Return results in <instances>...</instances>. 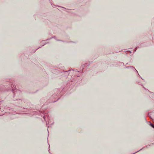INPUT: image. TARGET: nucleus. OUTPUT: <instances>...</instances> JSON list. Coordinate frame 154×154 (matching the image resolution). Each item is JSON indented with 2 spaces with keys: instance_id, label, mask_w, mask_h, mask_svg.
<instances>
[{
  "instance_id": "7ed1b4c3",
  "label": "nucleus",
  "mask_w": 154,
  "mask_h": 154,
  "mask_svg": "<svg viewBox=\"0 0 154 154\" xmlns=\"http://www.w3.org/2000/svg\"><path fill=\"white\" fill-rule=\"evenodd\" d=\"M130 67L131 68H132V69L133 68V66H130Z\"/></svg>"
},
{
  "instance_id": "f03ea898",
  "label": "nucleus",
  "mask_w": 154,
  "mask_h": 154,
  "mask_svg": "<svg viewBox=\"0 0 154 154\" xmlns=\"http://www.w3.org/2000/svg\"><path fill=\"white\" fill-rule=\"evenodd\" d=\"M141 149H140V150H139L138 151H137L136 152H135V153H133V154H134V153H136V152H138V151H140V150H141Z\"/></svg>"
},
{
  "instance_id": "f257e3e1",
  "label": "nucleus",
  "mask_w": 154,
  "mask_h": 154,
  "mask_svg": "<svg viewBox=\"0 0 154 154\" xmlns=\"http://www.w3.org/2000/svg\"><path fill=\"white\" fill-rule=\"evenodd\" d=\"M150 125L154 128V125L152 123H150Z\"/></svg>"
}]
</instances>
